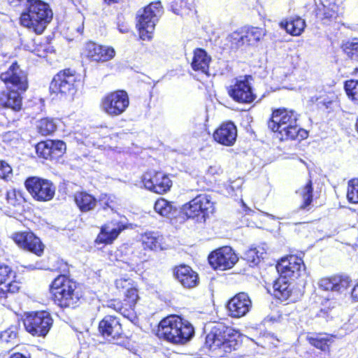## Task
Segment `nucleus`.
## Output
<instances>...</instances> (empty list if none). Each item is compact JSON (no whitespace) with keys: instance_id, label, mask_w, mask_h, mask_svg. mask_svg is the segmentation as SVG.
Listing matches in <instances>:
<instances>
[{"instance_id":"f257e3e1","label":"nucleus","mask_w":358,"mask_h":358,"mask_svg":"<svg viewBox=\"0 0 358 358\" xmlns=\"http://www.w3.org/2000/svg\"><path fill=\"white\" fill-rule=\"evenodd\" d=\"M0 79L7 87L0 92V107L19 112L22 106L21 94L28 87L25 73L17 63H13L6 71L1 73Z\"/></svg>"},{"instance_id":"f03ea898","label":"nucleus","mask_w":358,"mask_h":358,"mask_svg":"<svg viewBox=\"0 0 358 358\" xmlns=\"http://www.w3.org/2000/svg\"><path fill=\"white\" fill-rule=\"evenodd\" d=\"M241 344V334L222 323H215L206 337V346L215 356L224 357Z\"/></svg>"},{"instance_id":"7ed1b4c3","label":"nucleus","mask_w":358,"mask_h":358,"mask_svg":"<svg viewBox=\"0 0 358 358\" xmlns=\"http://www.w3.org/2000/svg\"><path fill=\"white\" fill-rule=\"evenodd\" d=\"M299 115L293 110L279 108L275 110L268 123V128L276 133L280 141H301L308 137V131L297 124Z\"/></svg>"},{"instance_id":"20e7f679","label":"nucleus","mask_w":358,"mask_h":358,"mask_svg":"<svg viewBox=\"0 0 358 358\" xmlns=\"http://www.w3.org/2000/svg\"><path fill=\"white\" fill-rule=\"evenodd\" d=\"M194 334L192 325L177 315H170L163 319L158 327L157 335L173 344H185Z\"/></svg>"},{"instance_id":"39448f33","label":"nucleus","mask_w":358,"mask_h":358,"mask_svg":"<svg viewBox=\"0 0 358 358\" xmlns=\"http://www.w3.org/2000/svg\"><path fill=\"white\" fill-rule=\"evenodd\" d=\"M52 11L49 5L41 0L30 2L26 12L20 17L21 24L41 34L52 19Z\"/></svg>"},{"instance_id":"423d86ee","label":"nucleus","mask_w":358,"mask_h":358,"mask_svg":"<svg viewBox=\"0 0 358 358\" xmlns=\"http://www.w3.org/2000/svg\"><path fill=\"white\" fill-rule=\"evenodd\" d=\"M55 303L61 308H74L80 303L81 294L76 283L64 275L56 278L50 285Z\"/></svg>"},{"instance_id":"0eeeda50","label":"nucleus","mask_w":358,"mask_h":358,"mask_svg":"<svg viewBox=\"0 0 358 358\" xmlns=\"http://www.w3.org/2000/svg\"><path fill=\"white\" fill-rule=\"evenodd\" d=\"M163 13L160 1L152 2L143 10L138 11L137 18L140 37L143 40L152 38L156 23Z\"/></svg>"},{"instance_id":"6e6552de","label":"nucleus","mask_w":358,"mask_h":358,"mask_svg":"<svg viewBox=\"0 0 358 358\" xmlns=\"http://www.w3.org/2000/svg\"><path fill=\"white\" fill-rule=\"evenodd\" d=\"M52 319L46 311L31 312L23 320L25 329L34 336H45L49 332Z\"/></svg>"},{"instance_id":"1a4fd4ad","label":"nucleus","mask_w":358,"mask_h":358,"mask_svg":"<svg viewBox=\"0 0 358 358\" xmlns=\"http://www.w3.org/2000/svg\"><path fill=\"white\" fill-rule=\"evenodd\" d=\"M182 212L189 218L201 216L204 220L215 211L214 202L206 194L196 196L182 206Z\"/></svg>"},{"instance_id":"9d476101","label":"nucleus","mask_w":358,"mask_h":358,"mask_svg":"<svg viewBox=\"0 0 358 358\" xmlns=\"http://www.w3.org/2000/svg\"><path fill=\"white\" fill-rule=\"evenodd\" d=\"M129 105L127 93L117 90L105 96L101 103V110L110 117L122 115Z\"/></svg>"},{"instance_id":"9b49d317","label":"nucleus","mask_w":358,"mask_h":358,"mask_svg":"<svg viewBox=\"0 0 358 358\" xmlns=\"http://www.w3.org/2000/svg\"><path fill=\"white\" fill-rule=\"evenodd\" d=\"M25 187L32 197L38 201H48L55 196L56 187L48 180L30 177L25 180Z\"/></svg>"},{"instance_id":"f8f14e48","label":"nucleus","mask_w":358,"mask_h":358,"mask_svg":"<svg viewBox=\"0 0 358 358\" xmlns=\"http://www.w3.org/2000/svg\"><path fill=\"white\" fill-rule=\"evenodd\" d=\"M138 299V289L135 285L126 291L124 302L119 300H111L108 301L107 306L124 317L132 320L135 317L134 308Z\"/></svg>"},{"instance_id":"ddd939ff","label":"nucleus","mask_w":358,"mask_h":358,"mask_svg":"<svg viewBox=\"0 0 358 358\" xmlns=\"http://www.w3.org/2000/svg\"><path fill=\"white\" fill-rule=\"evenodd\" d=\"M15 278V272L8 266L0 263V301L3 306L10 295L20 290V283L14 280Z\"/></svg>"},{"instance_id":"4468645a","label":"nucleus","mask_w":358,"mask_h":358,"mask_svg":"<svg viewBox=\"0 0 358 358\" xmlns=\"http://www.w3.org/2000/svg\"><path fill=\"white\" fill-rule=\"evenodd\" d=\"M76 76L69 69L59 72L50 85L52 93L73 95L76 92Z\"/></svg>"},{"instance_id":"2eb2a0df","label":"nucleus","mask_w":358,"mask_h":358,"mask_svg":"<svg viewBox=\"0 0 358 358\" xmlns=\"http://www.w3.org/2000/svg\"><path fill=\"white\" fill-rule=\"evenodd\" d=\"M99 331L108 341L120 343L124 338V333L120 321L115 317L106 316L99 324Z\"/></svg>"},{"instance_id":"dca6fc26","label":"nucleus","mask_w":358,"mask_h":358,"mask_svg":"<svg viewBox=\"0 0 358 358\" xmlns=\"http://www.w3.org/2000/svg\"><path fill=\"white\" fill-rule=\"evenodd\" d=\"M276 269L281 277L294 280L297 279L304 271V264L301 258L290 255L282 258L278 262Z\"/></svg>"},{"instance_id":"f3484780","label":"nucleus","mask_w":358,"mask_h":358,"mask_svg":"<svg viewBox=\"0 0 358 358\" xmlns=\"http://www.w3.org/2000/svg\"><path fill=\"white\" fill-rule=\"evenodd\" d=\"M142 181L146 189L161 194L167 192L172 186L169 177L162 172H146L143 176Z\"/></svg>"},{"instance_id":"a211bd4d","label":"nucleus","mask_w":358,"mask_h":358,"mask_svg":"<svg viewBox=\"0 0 358 358\" xmlns=\"http://www.w3.org/2000/svg\"><path fill=\"white\" fill-rule=\"evenodd\" d=\"M210 264L215 269L224 271L231 268L238 261L230 247H223L213 252L208 257Z\"/></svg>"},{"instance_id":"6ab92c4d","label":"nucleus","mask_w":358,"mask_h":358,"mask_svg":"<svg viewBox=\"0 0 358 358\" xmlns=\"http://www.w3.org/2000/svg\"><path fill=\"white\" fill-rule=\"evenodd\" d=\"M252 306V301L245 292H240L229 300L228 315L233 318H241L247 315Z\"/></svg>"},{"instance_id":"aec40b11","label":"nucleus","mask_w":358,"mask_h":358,"mask_svg":"<svg viewBox=\"0 0 358 358\" xmlns=\"http://www.w3.org/2000/svg\"><path fill=\"white\" fill-rule=\"evenodd\" d=\"M228 93L234 100L241 103H251L256 98L246 77L236 79L235 83L229 87Z\"/></svg>"},{"instance_id":"412c9836","label":"nucleus","mask_w":358,"mask_h":358,"mask_svg":"<svg viewBox=\"0 0 358 358\" xmlns=\"http://www.w3.org/2000/svg\"><path fill=\"white\" fill-rule=\"evenodd\" d=\"M83 54L91 61L105 62L115 57V51L111 47L88 42L85 44Z\"/></svg>"},{"instance_id":"4be33fe9","label":"nucleus","mask_w":358,"mask_h":358,"mask_svg":"<svg viewBox=\"0 0 358 358\" xmlns=\"http://www.w3.org/2000/svg\"><path fill=\"white\" fill-rule=\"evenodd\" d=\"M13 241L21 248L30 251L38 256L43 251V245L40 239L32 232L24 231L13 235Z\"/></svg>"},{"instance_id":"5701e85b","label":"nucleus","mask_w":358,"mask_h":358,"mask_svg":"<svg viewBox=\"0 0 358 358\" xmlns=\"http://www.w3.org/2000/svg\"><path fill=\"white\" fill-rule=\"evenodd\" d=\"M236 137V127L231 122L222 123L213 133L215 141L226 146L234 145Z\"/></svg>"},{"instance_id":"b1692460","label":"nucleus","mask_w":358,"mask_h":358,"mask_svg":"<svg viewBox=\"0 0 358 358\" xmlns=\"http://www.w3.org/2000/svg\"><path fill=\"white\" fill-rule=\"evenodd\" d=\"M124 228L125 225L122 222L112 220L101 227V231L96 238V242L99 243L110 244L117 238Z\"/></svg>"},{"instance_id":"393cba45","label":"nucleus","mask_w":358,"mask_h":358,"mask_svg":"<svg viewBox=\"0 0 358 358\" xmlns=\"http://www.w3.org/2000/svg\"><path fill=\"white\" fill-rule=\"evenodd\" d=\"M350 280L347 276L334 275L323 278L319 281V287L323 290L343 294L350 287Z\"/></svg>"},{"instance_id":"a878e982","label":"nucleus","mask_w":358,"mask_h":358,"mask_svg":"<svg viewBox=\"0 0 358 358\" xmlns=\"http://www.w3.org/2000/svg\"><path fill=\"white\" fill-rule=\"evenodd\" d=\"M173 275L185 288H193L199 284L198 274L187 265H180L173 270Z\"/></svg>"},{"instance_id":"bb28decb","label":"nucleus","mask_w":358,"mask_h":358,"mask_svg":"<svg viewBox=\"0 0 358 358\" xmlns=\"http://www.w3.org/2000/svg\"><path fill=\"white\" fill-rule=\"evenodd\" d=\"M306 22L299 16L289 17L280 22V27L292 36H300L306 27Z\"/></svg>"},{"instance_id":"cd10ccee","label":"nucleus","mask_w":358,"mask_h":358,"mask_svg":"<svg viewBox=\"0 0 358 358\" xmlns=\"http://www.w3.org/2000/svg\"><path fill=\"white\" fill-rule=\"evenodd\" d=\"M210 60V57L204 50L197 48L194 51V56L191 63L192 68L195 71H200L208 74Z\"/></svg>"},{"instance_id":"c85d7f7f","label":"nucleus","mask_w":358,"mask_h":358,"mask_svg":"<svg viewBox=\"0 0 358 358\" xmlns=\"http://www.w3.org/2000/svg\"><path fill=\"white\" fill-rule=\"evenodd\" d=\"M288 278L281 277L275 282L273 284L274 295L276 298L281 301H287L290 299L293 301L292 296V289L291 284L289 283L288 280H285Z\"/></svg>"},{"instance_id":"c756f323","label":"nucleus","mask_w":358,"mask_h":358,"mask_svg":"<svg viewBox=\"0 0 358 358\" xmlns=\"http://www.w3.org/2000/svg\"><path fill=\"white\" fill-rule=\"evenodd\" d=\"M120 254V260L123 263H125L129 267V270H134L136 266L140 262V259L138 255L134 253V248L131 245H123L119 249Z\"/></svg>"},{"instance_id":"7c9ffc66","label":"nucleus","mask_w":358,"mask_h":358,"mask_svg":"<svg viewBox=\"0 0 358 358\" xmlns=\"http://www.w3.org/2000/svg\"><path fill=\"white\" fill-rule=\"evenodd\" d=\"M74 199L76 205L82 212L93 210L97 202L92 195L85 192L76 193Z\"/></svg>"},{"instance_id":"2f4dec72","label":"nucleus","mask_w":358,"mask_h":358,"mask_svg":"<svg viewBox=\"0 0 358 358\" xmlns=\"http://www.w3.org/2000/svg\"><path fill=\"white\" fill-rule=\"evenodd\" d=\"M154 208L156 213L166 217H174L178 211L177 207L173 203L162 198L155 202Z\"/></svg>"},{"instance_id":"473e14b6","label":"nucleus","mask_w":358,"mask_h":358,"mask_svg":"<svg viewBox=\"0 0 358 358\" xmlns=\"http://www.w3.org/2000/svg\"><path fill=\"white\" fill-rule=\"evenodd\" d=\"M243 30L247 45L256 43L265 35V31L258 27H249Z\"/></svg>"},{"instance_id":"72a5a7b5","label":"nucleus","mask_w":358,"mask_h":358,"mask_svg":"<svg viewBox=\"0 0 358 358\" xmlns=\"http://www.w3.org/2000/svg\"><path fill=\"white\" fill-rule=\"evenodd\" d=\"M57 124L53 119L45 117L38 122L37 129L40 134L46 136L56 130Z\"/></svg>"},{"instance_id":"f704fd0d","label":"nucleus","mask_w":358,"mask_h":358,"mask_svg":"<svg viewBox=\"0 0 358 358\" xmlns=\"http://www.w3.org/2000/svg\"><path fill=\"white\" fill-rule=\"evenodd\" d=\"M296 193H298L303 200V204L300 206V208L306 209L311 203L313 200V186L311 180H309L306 185L299 189Z\"/></svg>"},{"instance_id":"c9c22d12","label":"nucleus","mask_w":358,"mask_h":358,"mask_svg":"<svg viewBox=\"0 0 358 358\" xmlns=\"http://www.w3.org/2000/svg\"><path fill=\"white\" fill-rule=\"evenodd\" d=\"M227 40L230 43L231 49H238L247 45L243 29L239 31H234L228 36Z\"/></svg>"},{"instance_id":"e433bc0d","label":"nucleus","mask_w":358,"mask_h":358,"mask_svg":"<svg viewBox=\"0 0 358 358\" xmlns=\"http://www.w3.org/2000/svg\"><path fill=\"white\" fill-rule=\"evenodd\" d=\"M265 253L263 248H250L244 253V259L255 265L259 262L260 258H264L263 255Z\"/></svg>"},{"instance_id":"4c0bfd02","label":"nucleus","mask_w":358,"mask_h":358,"mask_svg":"<svg viewBox=\"0 0 358 358\" xmlns=\"http://www.w3.org/2000/svg\"><path fill=\"white\" fill-rule=\"evenodd\" d=\"M345 53L352 60L358 61V39L354 38L343 45Z\"/></svg>"},{"instance_id":"58836bf2","label":"nucleus","mask_w":358,"mask_h":358,"mask_svg":"<svg viewBox=\"0 0 358 358\" xmlns=\"http://www.w3.org/2000/svg\"><path fill=\"white\" fill-rule=\"evenodd\" d=\"M345 90L348 97L358 103V79L347 80L345 83Z\"/></svg>"},{"instance_id":"ea45409f","label":"nucleus","mask_w":358,"mask_h":358,"mask_svg":"<svg viewBox=\"0 0 358 358\" xmlns=\"http://www.w3.org/2000/svg\"><path fill=\"white\" fill-rule=\"evenodd\" d=\"M48 141H50L49 146L52 159H56L64 153L66 149L64 142L62 141L53 140H48Z\"/></svg>"},{"instance_id":"a19ab883","label":"nucleus","mask_w":358,"mask_h":358,"mask_svg":"<svg viewBox=\"0 0 358 358\" xmlns=\"http://www.w3.org/2000/svg\"><path fill=\"white\" fill-rule=\"evenodd\" d=\"M347 197L352 203H358V179H352L348 182Z\"/></svg>"},{"instance_id":"79ce46f5","label":"nucleus","mask_w":358,"mask_h":358,"mask_svg":"<svg viewBox=\"0 0 358 358\" xmlns=\"http://www.w3.org/2000/svg\"><path fill=\"white\" fill-rule=\"evenodd\" d=\"M50 141H48V140L45 141H41L36 145V150L38 156L46 159H52L49 146L50 145Z\"/></svg>"},{"instance_id":"37998d69","label":"nucleus","mask_w":358,"mask_h":358,"mask_svg":"<svg viewBox=\"0 0 358 358\" xmlns=\"http://www.w3.org/2000/svg\"><path fill=\"white\" fill-rule=\"evenodd\" d=\"M142 244L145 248L150 250L156 249L158 247L157 238L155 236L154 233L148 232L145 233L142 236Z\"/></svg>"},{"instance_id":"c03bdc74","label":"nucleus","mask_w":358,"mask_h":358,"mask_svg":"<svg viewBox=\"0 0 358 358\" xmlns=\"http://www.w3.org/2000/svg\"><path fill=\"white\" fill-rule=\"evenodd\" d=\"M17 338L16 329L11 327L5 331H2L0 334V339L1 342L8 343H14Z\"/></svg>"},{"instance_id":"a18cd8bd","label":"nucleus","mask_w":358,"mask_h":358,"mask_svg":"<svg viewBox=\"0 0 358 358\" xmlns=\"http://www.w3.org/2000/svg\"><path fill=\"white\" fill-rule=\"evenodd\" d=\"M115 196L103 195L99 199V203L104 210L110 208L114 210L117 206V202Z\"/></svg>"},{"instance_id":"49530a36","label":"nucleus","mask_w":358,"mask_h":358,"mask_svg":"<svg viewBox=\"0 0 358 358\" xmlns=\"http://www.w3.org/2000/svg\"><path fill=\"white\" fill-rule=\"evenodd\" d=\"M6 201L10 206H17L20 203L21 195L15 189H10L6 193Z\"/></svg>"},{"instance_id":"de8ad7c7","label":"nucleus","mask_w":358,"mask_h":358,"mask_svg":"<svg viewBox=\"0 0 358 358\" xmlns=\"http://www.w3.org/2000/svg\"><path fill=\"white\" fill-rule=\"evenodd\" d=\"M327 339L324 338H319V337H310L309 338L310 343L315 346V348L325 351L329 348V345L327 344Z\"/></svg>"},{"instance_id":"09e8293b","label":"nucleus","mask_w":358,"mask_h":358,"mask_svg":"<svg viewBox=\"0 0 358 358\" xmlns=\"http://www.w3.org/2000/svg\"><path fill=\"white\" fill-rule=\"evenodd\" d=\"M134 282L130 278H121L115 280V286L120 290L129 289L131 287L135 286Z\"/></svg>"},{"instance_id":"8fccbe9b","label":"nucleus","mask_w":358,"mask_h":358,"mask_svg":"<svg viewBox=\"0 0 358 358\" xmlns=\"http://www.w3.org/2000/svg\"><path fill=\"white\" fill-rule=\"evenodd\" d=\"M337 6L335 4L331 5V7L324 6V18L329 20H336L337 13Z\"/></svg>"},{"instance_id":"3c124183","label":"nucleus","mask_w":358,"mask_h":358,"mask_svg":"<svg viewBox=\"0 0 358 358\" xmlns=\"http://www.w3.org/2000/svg\"><path fill=\"white\" fill-rule=\"evenodd\" d=\"M180 7L181 9L178 10L177 8H173V12L177 15H180L182 16L189 15L192 11L190 5L188 3L187 1L181 0L180 1Z\"/></svg>"},{"instance_id":"603ef678","label":"nucleus","mask_w":358,"mask_h":358,"mask_svg":"<svg viewBox=\"0 0 358 358\" xmlns=\"http://www.w3.org/2000/svg\"><path fill=\"white\" fill-rule=\"evenodd\" d=\"M11 173V167L7 163L0 162V178H6Z\"/></svg>"},{"instance_id":"864d4df0","label":"nucleus","mask_w":358,"mask_h":358,"mask_svg":"<svg viewBox=\"0 0 358 358\" xmlns=\"http://www.w3.org/2000/svg\"><path fill=\"white\" fill-rule=\"evenodd\" d=\"M351 294L352 298L358 301V282L355 285Z\"/></svg>"},{"instance_id":"5fc2aeb1","label":"nucleus","mask_w":358,"mask_h":358,"mask_svg":"<svg viewBox=\"0 0 358 358\" xmlns=\"http://www.w3.org/2000/svg\"><path fill=\"white\" fill-rule=\"evenodd\" d=\"M8 358H27V357L20 353L15 352V353L10 355L8 357Z\"/></svg>"},{"instance_id":"6e6d98bb","label":"nucleus","mask_w":358,"mask_h":358,"mask_svg":"<svg viewBox=\"0 0 358 358\" xmlns=\"http://www.w3.org/2000/svg\"><path fill=\"white\" fill-rule=\"evenodd\" d=\"M108 4L117 3L120 0H103Z\"/></svg>"},{"instance_id":"4d7b16f0","label":"nucleus","mask_w":358,"mask_h":358,"mask_svg":"<svg viewBox=\"0 0 358 358\" xmlns=\"http://www.w3.org/2000/svg\"><path fill=\"white\" fill-rule=\"evenodd\" d=\"M264 213L265 214V215H266L267 217H270L272 220H275L276 219L275 216H274V215H273L271 214H269L268 213Z\"/></svg>"},{"instance_id":"13d9d810","label":"nucleus","mask_w":358,"mask_h":358,"mask_svg":"<svg viewBox=\"0 0 358 358\" xmlns=\"http://www.w3.org/2000/svg\"><path fill=\"white\" fill-rule=\"evenodd\" d=\"M15 120V117H13V118H12V119H11V121H13V122H14Z\"/></svg>"},{"instance_id":"bf43d9fd","label":"nucleus","mask_w":358,"mask_h":358,"mask_svg":"<svg viewBox=\"0 0 358 358\" xmlns=\"http://www.w3.org/2000/svg\"><path fill=\"white\" fill-rule=\"evenodd\" d=\"M357 73H358V69H357Z\"/></svg>"}]
</instances>
